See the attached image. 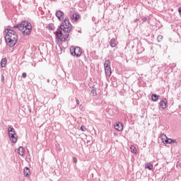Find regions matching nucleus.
I'll use <instances>...</instances> for the list:
<instances>
[{
    "label": "nucleus",
    "mask_w": 181,
    "mask_h": 181,
    "mask_svg": "<svg viewBox=\"0 0 181 181\" xmlns=\"http://www.w3.org/2000/svg\"><path fill=\"white\" fill-rule=\"evenodd\" d=\"M8 134L11 142H13V144H16V142H18V134H16V131H15V128L8 126Z\"/></svg>",
    "instance_id": "nucleus-4"
},
{
    "label": "nucleus",
    "mask_w": 181,
    "mask_h": 181,
    "mask_svg": "<svg viewBox=\"0 0 181 181\" xmlns=\"http://www.w3.org/2000/svg\"><path fill=\"white\" fill-rule=\"evenodd\" d=\"M1 81L4 83L5 81V76L4 75H1Z\"/></svg>",
    "instance_id": "nucleus-28"
},
{
    "label": "nucleus",
    "mask_w": 181,
    "mask_h": 181,
    "mask_svg": "<svg viewBox=\"0 0 181 181\" xmlns=\"http://www.w3.org/2000/svg\"><path fill=\"white\" fill-rule=\"evenodd\" d=\"M13 29H18L21 32H23V35H30L32 32V24L28 21H23L22 23L17 24L13 27Z\"/></svg>",
    "instance_id": "nucleus-3"
},
{
    "label": "nucleus",
    "mask_w": 181,
    "mask_h": 181,
    "mask_svg": "<svg viewBox=\"0 0 181 181\" xmlns=\"http://www.w3.org/2000/svg\"><path fill=\"white\" fill-rule=\"evenodd\" d=\"M105 73L106 76H107L108 77H110L111 74H112V71H111V67L105 68Z\"/></svg>",
    "instance_id": "nucleus-12"
},
{
    "label": "nucleus",
    "mask_w": 181,
    "mask_h": 181,
    "mask_svg": "<svg viewBox=\"0 0 181 181\" xmlns=\"http://www.w3.org/2000/svg\"><path fill=\"white\" fill-rule=\"evenodd\" d=\"M163 39V36H162V35H158V37H157V42H158V43H160V42H162V40Z\"/></svg>",
    "instance_id": "nucleus-21"
},
{
    "label": "nucleus",
    "mask_w": 181,
    "mask_h": 181,
    "mask_svg": "<svg viewBox=\"0 0 181 181\" xmlns=\"http://www.w3.org/2000/svg\"><path fill=\"white\" fill-rule=\"evenodd\" d=\"M73 162L74 163H77V158L76 157L73 158Z\"/></svg>",
    "instance_id": "nucleus-27"
},
{
    "label": "nucleus",
    "mask_w": 181,
    "mask_h": 181,
    "mask_svg": "<svg viewBox=\"0 0 181 181\" xmlns=\"http://www.w3.org/2000/svg\"><path fill=\"white\" fill-rule=\"evenodd\" d=\"M71 31V23L69 18H65L64 21L58 27L57 31L54 33L56 38L60 42H66L70 36V32Z\"/></svg>",
    "instance_id": "nucleus-1"
},
{
    "label": "nucleus",
    "mask_w": 181,
    "mask_h": 181,
    "mask_svg": "<svg viewBox=\"0 0 181 181\" xmlns=\"http://www.w3.org/2000/svg\"><path fill=\"white\" fill-rule=\"evenodd\" d=\"M111 47H115L117 44L115 43V38H112L110 42Z\"/></svg>",
    "instance_id": "nucleus-18"
},
{
    "label": "nucleus",
    "mask_w": 181,
    "mask_h": 181,
    "mask_svg": "<svg viewBox=\"0 0 181 181\" xmlns=\"http://www.w3.org/2000/svg\"><path fill=\"white\" fill-rule=\"evenodd\" d=\"M160 139H161L163 144H165V141L168 139V136L165 134H161V135L160 136Z\"/></svg>",
    "instance_id": "nucleus-15"
},
{
    "label": "nucleus",
    "mask_w": 181,
    "mask_h": 181,
    "mask_svg": "<svg viewBox=\"0 0 181 181\" xmlns=\"http://www.w3.org/2000/svg\"><path fill=\"white\" fill-rule=\"evenodd\" d=\"M164 144H167L168 145H170V144H177V141H176V139H169L167 137V139L165 140Z\"/></svg>",
    "instance_id": "nucleus-9"
},
{
    "label": "nucleus",
    "mask_w": 181,
    "mask_h": 181,
    "mask_svg": "<svg viewBox=\"0 0 181 181\" xmlns=\"http://www.w3.org/2000/svg\"><path fill=\"white\" fill-rule=\"evenodd\" d=\"M70 53L71 56H76V57H80L81 54H83V51L81 50V48L80 47H76L71 46L70 47Z\"/></svg>",
    "instance_id": "nucleus-5"
},
{
    "label": "nucleus",
    "mask_w": 181,
    "mask_h": 181,
    "mask_svg": "<svg viewBox=\"0 0 181 181\" xmlns=\"http://www.w3.org/2000/svg\"><path fill=\"white\" fill-rule=\"evenodd\" d=\"M124 128V124L119 122V123H116V124L115 125V129H116V131H122Z\"/></svg>",
    "instance_id": "nucleus-8"
},
{
    "label": "nucleus",
    "mask_w": 181,
    "mask_h": 181,
    "mask_svg": "<svg viewBox=\"0 0 181 181\" xmlns=\"http://www.w3.org/2000/svg\"><path fill=\"white\" fill-rule=\"evenodd\" d=\"M54 1H57V0H54Z\"/></svg>",
    "instance_id": "nucleus-34"
},
{
    "label": "nucleus",
    "mask_w": 181,
    "mask_h": 181,
    "mask_svg": "<svg viewBox=\"0 0 181 181\" xmlns=\"http://www.w3.org/2000/svg\"><path fill=\"white\" fill-rule=\"evenodd\" d=\"M110 64H111V62H110V60H108V59L105 60V63H104L105 69H108V68L111 67V65H110Z\"/></svg>",
    "instance_id": "nucleus-13"
},
{
    "label": "nucleus",
    "mask_w": 181,
    "mask_h": 181,
    "mask_svg": "<svg viewBox=\"0 0 181 181\" xmlns=\"http://www.w3.org/2000/svg\"><path fill=\"white\" fill-rule=\"evenodd\" d=\"M178 12H179L180 15L181 16V7H180V8H178Z\"/></svg>",
    "instance_id": "nucleus-31"
},
{
    "label": "nucleus",
    "mask_w": 181,
    "mask_h": 181,
    "mask_svg": "<svg viewBox=\"0 0 181 181\" xmlns=\"http://www.w3.org/2000/svg\"><path fill=\"white\" fill-rule=\"evenodd\" d=\"M80 129H81V131H82L83 132H84V131H86V127H84V126H81V127H80Z\"/></svg>",
    "instance_id": "nucleus-25"
},
{
    "label": "nucleus",
    "mask_w": 181,
    "mask_h": 181,
    "mask_svg": "<svg viewBox=\"0 0 181 181\" xmlns=\"http://www.w3.org/2000/svg\"><path fill=\"white\" fill-rule=\"evenodd\" d=\"M47 29H48V30H53V27H52V25H49L48 26H47Z\"/></svg>",
    "instance_id": "nucleus-23"
},
{
    "label": "nucleus",
    "mask_w": 181,
    "mask_h": 181,
    "mask_svg": "<svg viewBox=\"0 0 181 181\" xmlns=\"http://www.w3.org/2000/svg\"><path fill=\"white\" fill-rule=\"evenodd\" d=\"M143 22H146L148 21V18L146 17L142 18Z\"/></svg>",
    "instance_id": "nucleus-29"
},
{
    "label": "nucleus",
    "mask_w": 181,
    "mask_h": 181,
    "mask_svg": "<svg viewBox=\"0 0 181 181\" xmlns=\"http://www.w3.org/2000/svg\"><path fill=\"white\" fill-rule=\"evenodd\" d=\"M130 149L132 153H136V148L135 146H131Z\"/></svg>",
    "instance_id": "nucleus-20"
},
{
    "label": "nucleus",
    "mask_w": 181,
    "mask_h": 181,
    "mask_svg": "<svg viewBox=\"0 0 181 181\" xmlns=\"http://www.w3.org/2000/svg\"><path fill=\"white\" fill-rule=\"evenodd\" d=\"M7 62H8V59H6V58L1 59V67H5V66H6Z\"/></svg>",
    "instance_id": "nucleus-14"
},
{
    "label": "nucleus",
    "mask_w": 181,
    "mask_h": 181,
    "mask_svg": "<svg viewBox=\"0 0 181 181\" xmlns=\"http://www.w3.org/2000/svg\"><path fill=\"white\" fill-rule=\"evenodd\" d=\"M27 76H28V74H27L25 72H23V73L22 74V77H23V78H26Z\"/></svg>",
    "instance_id": "nucleus-24"
},
{
    "label": "nucleus",
    "mask_w": 181,
    "mask_h": 181,
    "mask_svg": "<svg viewBox=\"0 0 181 181\" xmlns=\"http://www.w3.org/2000/svg\"><path fill=\"white\" fill-rule=\"evenodd\" d=\"M138 22V19L134 20V23H136Z\"/></svg>",
    "instance_id": "nucleus-32"
},
{
    "label": "nucleus",
    "mask_w": 181,
    "mask_h": 181,
    "mask_svg": "<svg viewBox=\"0 0 181 181\" xmlns=\"http://www.w3.org/2000/svg\"><path fill=\"white\" fill-rule=\"evenodd\" d=\"M57 19L60 21V22H62V21H64V13L62 11H57L55 13Z\"/></svg>",
    "instance_id": "nucleus-6"
},
{
    "label": "nucleus",
    "mask_w": 181,
    "mask_h": 181,
    "mask_svg": "<svg viewBox=\"0 0 181 181\" xmlns=\"http://www.w3.org/2000/svg\"><path fill=\"white\" fill-rule=\"evenodd\" d=\"M23 151H24L23 147L20 146L18 149V155H20L21 156H23V154L25 153Z\"/></svg>",
    "instance_id": "nucleus-17"
},
{
    "label": "nucleus",
    "mask_w": 181,
    "mask_h": 181,
    "mask_svg": "<svg viewBox=\"0 0 181 181\" xmlns=\"http://www.w3.org/2000/svg\"><path fill=\"white\" fill-rule=\"evenodd\" d=\"M76 103L77 105H78L80 104V100H78V99H76Z\"/></svg>",
    "instance_id": "nucleus-30"
},
{
    "label": "nucleus",
    "mask_w": 181,
    "mask_h": 181,
    "mask_svg": "<svg viewBox=\"0 0 181 181\" xmlns=\"http://www.w3.org/2000/svg\"><path fill=\"white\" fill-rule=\"evenodd\" d=\"M23 175L25 176V177H29V175H30V169H29L28 167H25L23 169Z\"/></svg>",
    "instance_id": "nucleus-10"
},
{
    "label": "nucleus",
    "mask_w": 181,
    "mask_h": 181,
    "mask_svg": "<svg viewBox=\"0 0 181 181\" xmlns=\"http://www.w3.org/2000/svg\"><path fill=\"white\" fill-rule=\"evenodd\" d=\"M146 169H148L149 170H152V169H153V165L149 163H146Z\"/></svg>",
    "instance_id": "nucleus-19"
},
{
    "label": "nucleus",
    "mask_w": 181,
    "mask_h": 181,
    "mask_svg": "<svg viewBox=\"0 0 181 181\" xmlns=\"http://www.w3.org/2000/svg\"><path fill=\"white\" fill-rule=\"evenodd\" d=\"M91 93H93V95H97V93L95 92V90L93 89L91 90Z\"/></svg>",
    "instance_id": "nucleus-26"
},
{
    "label": "nucleus",
    "mask_w": 181,
    "mask_h": 181,
    "mask_svg": "<svg viewBox=\"0 0 181 181\" xmlns=\"http://www.w3.org/2000/svg\"><path fill=\"white\" fill-rule=\"evenodd\" d=\"M160 108H162L163 110L166 109V107H168V100H166V98L163 99V100H161L159 103Z\"/></svg>",
    "instance_id": "nucleus-7"
},
{
    "label": "nucleus",
    "mask_w": 181,
    "mask_h": 181,
    "mask_svg": "<svg viewBox=\"0 0 181 181\" xmlns=\"http://www.w3.org/2000/svg\"><path fill=\"white\" fill-rule=\"evenodd\" d=\"M6 42L10 47H13L18 43V33L11 29H6Z\"/></svg>",
    "instance_id": "nucleus-2"
},
{
    "label": "nucleus",
    "mask_w": 181,
    "mask_h": 181,
    "mask_svg": "<svg viewBox=\"0 0 181 181\" xmlns=\"http://www.w3.org/2000/svg\"><path fill=\"white\" fill-rule=\"evenodd\" d=\"M52 86H57V81H56V79H53L52 81Z\"/></svg>",
    "instance_id": "nucleus-22"
},
{
    "label": "nucleus",
    "mask_w": 181,
    "mask_h": 181,
    "mask_svg": "<svg viewBox=\"0 0 181 181\" xmlns=\"http://www.w3.org/2000/svg\"><path fill=\"white\" fill-rule=\"evenodd\" d=\"M159 96L158 95H156V94H152L151 95V99H152V101H158V100H159Z\"/></svg>",
    "instance_id": "nucleus-16"
},
{
    "label": "nucleus",
    "mask_w": 181,
    "mask_h": 181,
    "mask_svg": "<svg viewBox=\"0 0 181 181\" xmlns=\"http://www.w3.org/2000/svg\"><path fill=\"white\" fill-rule=\"evenodd\" d=\"M47 83H50V79H47Z\"/></svg>",
    "instance_id": "nucleus-33"
},
{
    "label": "nucleus",
    "mask_w": 181,
    "mask_h": 181,
    "mask_svg": "<svg viewBox=\"0 0 181 181\" xmlns=\"http://www.w3.org/2000/svg\"><path fill=\"white\" fill-rule=\"evenodd\" d=\"M72 21H75V22H77L78 19H80V14L77 13H74L71 16Z\"/></svg>",
    "instance_id": "nucleus-11"
}]
</instances>
